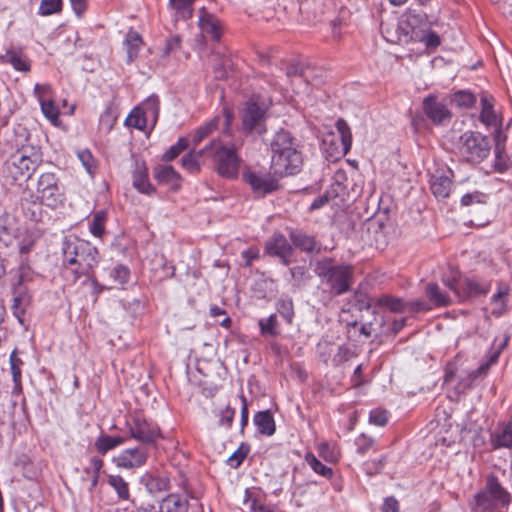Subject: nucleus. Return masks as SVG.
I'll return each instance as SVG.
<instances>
[{"label": "nucleus", "instance_id": "obj_1", "mask_svg": "<svg viewBox=\"0 0 512 512\" xmlns=\"http://www.w3.org/2000/svg\"><path fill=\"white\" fill-rule=\"evenodd\" d=\"M62 253L64 265L70 267L75 280L83 275H90L98 261V250L77 237L65 238Z\"/></svg>", "mask_w": 512, "mask_h": 512}, {"label": "nucleus", "instance_id": "obj_2", "mask_svg": "<svg viewBox=\"0 0 512 512\" xmlns=\"http://www.w3.org/2000/svg\"><path fill=\"white\" fill-rule=\"evenodd\" d=\"M315 274L322 283L329 287L332 295L339 296L350 290L353 268L350 265H336L331 258H324L315 263Z\"/></svg>", "mask_w": 512, "mask_h": 512}, {"label": "nucleus", "instance_id": "obj_3", "mask_svg": "<svg viewBox=\"0 0 512 512\" xmlns=\"http://www.w3.org/2000/svg\"><path fill=\"white\" fill-rule=\"evenodd\" d=\"M208 154L214 162L217 173L226 179L238 176L241 159L234 145H225L219 139H214L208 146L200 150L198 156Z\"/></svg>", "mask_w": 512, "mask_h": 512}, {"label": "nucleus", "instance_id": "obj_4", "mask_svg": "<svg viewBox=\"0 0 512 512\" xmlns=\"http://www.w3.org/2000/svg\"><path fill=\"white\" fill-rule=\"evenodd\" d=\"M457 149L464 160L470 163H481L491 151L490 140L477 131H466L458 142Z\"/></svg>", "mask_w": 512, "mask_h": 512}, {"label": "nucleus", "instance_id": "obj_5", "mask_svg": "<svg viewBox=\"0 0 512 512\" xmlns=\"http://www.w3.org/2000/svg\"><path fill=\"white\" fill-rule=\"evenodd\" d=\"M510 503V493L501 485L494 475H488L484 489L476 495V506L481 510H488L499 505L507 506Z\"/></svg>", "mask_w": 512, "mask_h": 512}, {"label": "nucleus", "instance_id": "obj_6", "mask_svg": "<svg viewBox=\"0 0 512 512\" xmlns=\"http://www.w3.org/2000/svg\"><path fill=\"white\" fill-rule=\"evenodd\" d=\"M40 162V156L34 152L31 155L26 150L17 151L6 162L9 175L14 181L27 180L31 177Z\"/></svg>", "mask_w": 512, "mask_h": 512}, {"label": "nucleus", "instance_id": "obj_7", "mask_svg": "<svg viewBox=\"0 0 512 512\" xmlns=\"http://www.w3.org/2000/svg\"><path fill=\"white\" fill-rule=\"evenodd\" d=\"M429 26V22L424 13L408 10L398 24L397 42H414V36L418 31H423Z\"/></svg>", "mask_w": 512, "mask_h": 512}, {"label": "nucleus", "instance_id": "obj_8", "mask_svg": "<svg viewBox=\"0 0 512 512\" xmlns=\"http://www.w3.org/2000/svg\"><path fill=\"white\" fill-rule=\"evenodd\" d=\"M357 306L360 311L365 310L371 314L376 313V308H386L392 313H403L406 311V303L399 297L391 295H382L377 298L370 299L367 296H361L357 300Z\"/></svg>", "mask_w": 512, "mask_h": 512}, {"label": "nucleus", "instance_id": "obj_9", "mask_svg": "<svg viewBox=\"0 0 512 512\" xmlns=\"http://www.w3.org/2000/svg\"><path fill=\"white\" fill-rule=\"evenodd\" d=\"M126 428L131 438L141 442L144 446L155 443L160 432L156 425L146 419L135 416L126 422Z\"/></svg>", "mask_w": 512, "mask_h": 512}, {"label": "nucleus", "instance_id": "obj_10", "mask_svg": "<svg viewBox=\"0 0 512 512\" xmlns=\"http://www.w3.org/2000/svg\"><path fill=\"white\" fill-rule=\"evenodd\" d=\"M266 109L256 102H248L242 111V127L247 133H266Z\"/></svg>", "mask_w": 512, "mask_h": 512}, {"label": "nucleus", "instance_id": "obj_11", "mask_svg": "<svg viewBox=\"0 0 512 512\" xmlns=\"http://www.w3.org/2000/svg\"><path fill=\"white\" fill-rule=\"evenodd\" d=\"M276 176L277 175L273 173L247 170L242 174V179L251 187L255 194L264 196L279 188L278 178Z\"/></svg>", "mask_w": 512, "mask_h": 512}, {"label": "nucleus", "instance_id": "obj_12", "mask_svg": "<svg viewBox=\"0 0 512 512\" xmlns=\"http://www.w3.org/2000/svg\"><path fill=\"white\" fill-rule=\"evenodd\" d=\"M450 290L458 301H465L472 297L486 295L490 291V283L477 282L471 279H453L450 280Z\"/></svg>", "mask_w": 512, "mask_h": 512}, {"label": "nucleus", "instance_id": "obj_13", "mask_svg": "<svg viewBox=\"0 0 512 512\" xmlns=\"http://www.w3.org/2000/svg\"><path fill=\"white\" fill-rule=\"evenodd\" d=\"M37 191L41 201L49 206L56 207L62 201V192L58 185V178L53 173H43L39 177Z\"/></svg>", "mask_w": 512, "mask_h": 512}, {"label": "nucleus", "instance_id": "obj_14", "mask_svg": "<svg viewBox=\"0 0 512 512\" xmlns=\"http://www.w3.org/2000/svg\"><path fill=\"white\" fill-rule=\"evenodd\" d=\"M302 164L301 153H284V155H272L271 157V171L278 177L297 174Z\"/></svg>", "mask_w": 512, "mask_h": 512}, {"label": "nucleus", "instance_id": "obj_15", "mask_svg": "<svg viewBox=\"0 0 512 512\" xmlns=\"http://www.w3.org/2000/svg\"><path fill=\"white\" fill-rule=\"evenodd\" d=\"M148 459L147 446L141 445L121 451L113 458V463L123 469H136L145 465Z\"/></svg>", "mask_w": 512, "mask_h": 512}, {"label": "nucleus", "instance_id": "obj_16", "mask_svg": "<svg viewBox=\"0 0 512 512\" xmlns=\"http://www.w3.org/2000/svg\"><path fill=\"white\" fill-rule=\"evenodd\" d=\"M269 146L272 155H284V153L292 154V152L301 153L298 141L285 129H280L274 134Z\"/></svg>", "mask_w": 512, "mask_h": 512}, {"label": "nucleus", "instance_id": "obj_17", "mask_svg": "<svg viewBox=\"0 0 512 512\" xmlns=\"http://www.w3.org/2000/svg\"><path fill=\"white\" fill-rule=\"evenodd\" d=\"M423 110L426 116L436 125L442 124L448 116L447 103L444 98L429 95L423 100Z\"/></svg>", "mask_w": 512, "mask_h": 512}, {"label": "nucleus", "instance_id": "obj_18", "mask_svg": "<svg viewBox=\"0 0 512 512\" xmlns=\"http://www.w3.org/2000/svg\"><path fill=\"white\" fill-rule=\"evenodd\" d=\"M266 251L270 255L278 256L283 264L288 265L293 248L282 234H274L266 243Z\"/></svg>", "mask_w": 512, "mask_h": 512}, {"label": "nucleus", "instance_id": "obj_19", "mask_svg": "<svg viewBox=\"0 0 512 512\" xmlns=\"http://www.w3.org/2000/svg\"><path fill=\"white\" fill-rule=\"evenodd\" d=\"M480 105V122L487 128L502 127V119L494 109V98L489 95H483L480 99Z\"/></svg>", "mask_w": 512, "mask_h": 512}, {"label": "nucleus", "instance_id": "obj_20", "mask_svg": "<svg viewBox=\"0 0 512 512\" xmlns=\"http://www.w3.org/2000/svg\"><path fill=\"white\" fill-rule=\"evenodd\" d=\"M140 483L152 495L167 491L170 485L169 478L165 474L155 472H145L140 478Z\"/></svg>", "mask_w": 512, "mask_h": 512}, {"label": "nucleus", "instance_id": "obj_21", "mask_svg": "<svg viewBox=\"0 0 512 512\" xmlns=\"http://www.w3.org/2000/svg\"><path fill=\"white\" fill-rule=\"evenodd\" d=\"M199 27L205 37L213 41H219L222 35V26L220 20L208 12L203 11L199 18Z\"/></svg>", "mask_w": 512, "mask_h": 512}, {"label": "nucleus", "instance_id": "obj_22", "mask_svg": "<svg viewBox=\"0 0 512 512\" xmlns=\"http://www.w3.org/2000/svg\"><path fill=\"white\" fill-rule=\"evenodd\" d=\"M253 422L262 435L272 436L276 431L275 421L269 410L257 412L254 415Z\"/></svg>", "mask_w": 512, "mask_h": 512}, {"label": "nucleus", "instance_id": "obj_23", "mask_svg": "<svg viewBox=\"0 0 512 512\" xmlns=\"http://www.w3.org/2000/svg\"><path fill=\"white\" fill-rule=\"evenodd\" d=\"M161 512H187L188 500L177 494H170L164 498L159 506Z\"/></svg>", "mask_w": 512, "mask_h": 512}, {"label": "nucleus", "instance_id": "obj_24", "mask_svg": "<svg viewBox=\"0 0 512 512\" xmlns=\"http://www.w3.org/2000/svg\"><path fill=\"white\" fill-rule=\"evenodd\" d=\"M2 63H8L17 71L28 72L31 69L29 61L22 56L20 51L8 50L4 55L0 56Z\"/></svg>", "mask_w": 512, "mask_h": 512}, {"label": "nucleus", "instance_id": "obj_25", "mask_svg": "<svg viewBox=\"0 0 512 512\" xmlns=\"http://www.w3.org/2000/svg\"><path fill=\"white\" fill-rule=\"evenodd\" d=\"M133 186L143 194L151 195L155 192L148 180L147 170L144 166H137L133 172Z\"/></svg>", "mask_w": 512, "mask_h": 512}, {"label": "nucleus", "instance_id": "obj_26", "mask_svg": "<svg viewBox=\"0 0 512 512\" xmlns=\"http://www.w3.org/2000/svg\"><path fill=\"white\" fill-rule=\"evenodd\" d=\"M148 121L155 125L159 115V98L156 95H151L145 99L139 106H137Z\"/></svg>", "mask_w": 512, "mask_h": 512}, {"label": "nucleus", "instance_id": "obj_27", "mask_svg": "<svg viewBox=\"0 0 512 512\" xmlns=\"http://www.w3.org/2000/svg\"><path fill=\"white\" fill-rule=\"evenodd\" d=\"M125 438L121 436H110L106 434L100 435L95 443V449L102 455H105L110 450L124 444Z\"/></svg>", "mask_w": 512, "mask_h": 512}, {"label": "nucleus", "instance_id": "obj_28", "mask_svg": "<svg viewBox=\"0 0 512 512\" xmlns=\"http://www.w3.org/2000/svg\"><path fill=\"white\" fill-rule=\"evenodd\" d=\"M476 103V96L470 90H457L450 95V104L459 109L472 108Z\"/></svg>", "mask_w": 512, "mask_h": 512}, {"label": "nucleus", "instance_id": "obj_29", "mask_svg": "<svg viewBox=\"0 0 512 512\" xmlns=\"http://www.w3.org/2000/svg\"><path fill=\"white\" fill-rule=\"evenodd\" d=\"M509 338L506 337L497 348H493L489 354H488V360L484 363H482L474 372L473 376L478 377L481 375H485L487 371L489 370L490 366L497 362L499 355L502 351V349L506 346Z\"/></svg>", "mask_w": 512, "mask_h": 512}, {"label": "nucleus", "instance_id": "obj_30", "mask_svg": "<svg viewBox=\"0 0 512 512\" xmlns=\"http://www.w3.org/2000/svg\"><path fill=\"white\" fill-rule=\"evenodd\" d=\"M258 324L262 336L276 337L280 334V327L276 314H271L267 318H261Z\"/></svg>", "mask_w": 512, "mask_h": 512}, {"label": "nucleus", "instance_id": "obj_31", "mask_svg": "<svg viewBox=\"0 0 512 512\" xmlns=\"http://www.w3.org/2000/svg\"><path fill=\"white\" fill-rule=\"evenodd\" d=\"M509 289L507 286H500L498 291L492 296L491 303L493 305L492 314L494 316H501L506 311V296Z\"/></svg>", "mask_w": 512, "mask_h": 512}, {"label": "nucleus", "instance_id": "obj_32", "mask_svg": "<svg viewBox=\"0 0 512 512\" xmlns=\"http://www.w3.org/2000/svg\"><path fill=\"white\" fill-rule=\"evenodd\" d=\"M290 239L296 247H299L300 249L307 252L313 251L316 247L314 237L307 235L301 231H292L290 233Z\"/></svg>", "mask_w": 512, "mask_h": 512}, {"label": "nucleus", "instance_id": "obj_33", "mask_svg": "<svg viewBox=\"0 0 512 512\" xmlns=\"http://www.w3.org/2000/svg\"><path fill=\"white\" fill-rule=\"evenodd\" d=\"M103 467V460L97 456H94L90 459L89 465L85 468V473L87 478L90 480V490H93L99 480V474Z\"/></svg>", "mask_w": 512, "mask_h": 512}, {"label": "nucleus", "instance_id": "obj_34", "mask_svg": "<svg viewBox=\"0 0 512 512\" xmlns=\"http://www.w3.org/2000/svg\"><path fill=\"white\" fill-rule=\"evenodd\" d=\"M431 191L438 200L448 198V178L444 175H433L431 179Z\"/></svg>", "mask_w": 512, "mask_h": 512}, {"label": "nucleus", "instance_id": "obj_35", "mask_svg": "<svg viewBox=\"0 0 512 512\" xmlns=\"http://www.w3.org/2000/svg\"><path fill=\"white\" fill-rule=\"evenodd\" d=\"M219 121H220V117L215 116L214 118H212L211 120H209L208 122H206L205 124L200 126L195 131V133L193 135V139H192L193 143L194 144L200 143L202 140H204L206 137H208L211 133L216 131L219 126Z\"/></svg>", "mask_w": 512, "mask_h": 512}, {"label": "nucleus", "instance_id": "obj_36", "mask_svg": "<svg viewBox=\"0 0 512 512\" xmlns=\"http://www.w3.org/2000/svg\"><path fill=\"white\" fill-rule=\"evenodd\" d=\"M277 312L287 321L292 323L294 317L293 301L288 295H282L276 302Z\"/></svg>", "mask_w": 512, "mask_h": 512}, {"label": "nucleus", "instance_id": "obj_37", "mask_svg": "<svg viewBox=\"0 0 512 512\" xmlns=\"http://www.w3.org/2000/svg\"><path fill=\"white\" fill-rule=\"evenodd\" d=\"M125 45L127 49L128 61L132 62L137 57L142 45L141 36L137 32H129L125 40Z\"/></svg>", "mask_w": 512, "mask_h": 512}, {"label": "nucleus", "instance_id": "obj_38", "mask_svg": "<svg viewBox=\"0 0 512 512\" xmlns=\"http://www.w3.org/2000/svg\"><path fill=\"white\" fill-rule=\"evenodd\" d=\"M336 129L340 134L342 151L345 155L350 151L352 145V133L350 127L344 119H338L336 121Z\"/></svg>", "mask_w": 512, "mask_h": 512}, {"label": "nucleus", "instance_id": "obj_39", "mask_svg": "<svg viewBox=\"0 0 512 512\" xmlns=\"http://www.w3.org/2000/svg\"><path fill=\"white\" fill-rule=\"evenodd\" d=\"M154 177L159 183H172L180 178L175 169L169 165L156 167Z\"/></svg>", "mask_w": 512, "mask_h": 512}, {"label": "nucleus", "instance_id": "obj_40", "mask_svg": "<svg viewBox=\"0 0 512 512\" xmlns=\"http://www.w3.org/2000/svg\"><path fill=\"white\" fill-rule=\"evenodd\" d=\"M414 42H422L429 49H434L440 44V37L435 32L431 31L429 26L423 30L418 31L414 36Z\"/></svg>", "mask_w": 512, "mask_h": 512}, {"label": "nucleus", "instance_id": "obj_41", "mask_svg": "<svg viewBox=\"0 0 512 512\" xmlns=\"http://www.w3.org/2000/svg\"><path fill=\"white\" fill-rule=\"evenodd\" d=\"M108 275L110 278L111 285H114V284L123 285L128 282L129 277H130V271H129L128 267L119 264V265H116L115 267H113L112 269H110L108 271Z\"/></svg>", "mask_w": 512, "mask_h": 512}, {"label": "nucleus", "instance_id": "obj_42", "mask_svg": "<svg viewBox=\"0 0 512 512\" xmlns=\"http://www.w3.org/2000/svg\"><path fill=\"white\" fill-rule=\"evenodd\" d=\"M306 463L313 469V471L327 479L333 476V471L330 467L321 463L315 455L307 453L305 456Z\"/></svg>", "mask_w": 512, "mask_h": 512}, {"label": "nucleus", "instance_id": "obj_43", "mask_svg": "<svg viewBox=\"0 0 512 512\" xmlns=\"http://www.w3.org/2000/svg\"><path fill=\"white\" fill-rule=\"evenodd\" d=\"M109 485L116 491L119 498L129 499V486L128 483L119 475H111L108 479Z\"/></svg>", "mask_w": 512, "mask_h": 512}, {"label": "nucleus", "instance_id": "obj_44", "mask_svg": "<svg viewBox=\"0 0 512 512\" xmlns=\"http://www.w3.org/2000/svg\"><path fill=\"white\" fill-rule=\"evenodd\" d=\"M107 213L104 210L97 211L90 224V232L95 237H102L105 232Z\"/></svg>", "mask_w": 512, "mask_h": 512}, {"label": "nucleus", "instance_id": "obj_45", "mask_svg": "<svg viewBox=\"0 0 512 512\" xmlns=\"http://www.w3.org/2000/svg\"><path fill=\"white\" fill-rule=\"evenodd\" d=\"M493 446L494 448H510L512 447V427L508 423L502 431L496 434L493 438Z\"/></svg>", "mask_w": 512, "mask_h": 512}, {"label": "nucleus", "instance_id": "obj_46", "mask_svg": "<svg viewBox=\"0 0 512 512\" xmlns=\"http://www.w3.org/2000/svg\"><path fill=\"white\" fill-rule=\"evenodd\" d=\"M148 123H150L148 119L137 107H135L126 118V125L138 130H144Z\"/></svg>", "mask_w": 512, "mask_h": 512}, {"label": "nucleus", "instance_id": "obj_47", "mask_svg": "<svg viewBox=\"0 0 512 512\" xmlns=\"http://www.w3.org/2000/svg\"><path fill=\"white\" fill-rule=\"evenodd\" d=\"M195 0H170V6L182 18H189L192 14V5Z\"/></svg>", "mask_w": 512, "mask_h": 512}, {"label": "nucleus", "instance_id": "obj_48", "mask_svg": "<svg viewBox=\"0 0 512 512\" xmlns=\"http://www.w3.org/2000/svg\"><path fill=\"white\" fill-rule=\"evenodd\" d=\"M44 116L54 125L58 122L59 108L52 99L40 103Z\"/></svg>", "mask_w": 512, "mask_h": 512}, {"label": "nucleus", "instance_id": "obj_49", "mask_svg": "<svg viewBox=\"0 0 512 512\" xmlns=\"http://www.w3.org/2000/svg\"><path fill=\"white\" fill-rule=\"evenodd\" d=\"M288 78L306 81L308 78V69L298 62L290 63L286 68Z\"/></svg>", "mask_w": 512, "mask_h": 512}, {"label": "nucleus", "instance_id": "obj_50", "mask_svg": "<svg viewBox=\"0 0 512 512\" xmlns=\"http://www.w3.org/2000/svg\"><path fill=\"white\" fill-rule=\"evenodd\" d=\"M61 9L62 0H41L39 14L48 16L60 12Z\"/></svg>", "mask_w": 512, "mask_h": 512}, {"label": "nucleus", "instance_id": "obj_51", "mask_svg": "<svg viewBox=\"0 0 512 512\" xmlns=\"http://www.w3.org/2000/svg\"><path fill=\"white\" fill-rule=\"evenodd\" d=\"M189 145L187 138H180L175 145H172L163 155V160L171 161L175 159Z\"/></svg>", "mask_w": 512, "mask_h": 512}, {"label": "nucleus", "instance_id": "obj_52", "mask_svg": "<svg viewBox=\"0 0 512 512\" xmlns=\"http://www.w3.org/2000/svg\"><path fill=\"white\" fill-rule=\"evenodd\" d=\"M319 455L328 462H337L339 458V451L328 443H320L318 445Z\"/></svg>", "mask_w": 512, "mask_h": 512}, {"label": "nucleus", "instance_id": "obj_53", "mask_svg": "<svg viewBox=\"0 0 512 512\" xmlns=\"http://www.w3.org/2000/svg\"><path fill=\"white\" fill-rule=\"evenodd\" d=\"M77 156L81 161L83 167L86 169V171L90 175H93V173L96 170V160L94 159L92 153L89 150L85 149L78 151Z\"/></svg>", "mask_w": 512, "mask_h": 512}, {"label": "nucleus", "instance_id": "obj_54", "mask_svg": "<svg viewBox=\"0 0 512 512\" xmlns=\"http://www.w3.org/2000/svg\"><path fill=\"white\" fill-rule=\"evenodd\" d=\"M426 293L430 301L436 306L446 305V298L439 291V287L435 283H429L426 287Z\"/></svg>", "mask_w": 512, "mask_h": 512}, {"label": "nucleus", "instance_id": "obj_55", "mask_svg": "<svg viewBox=\"0 0 512 512\" xmlns=\"http://www.w3.org/2000/svg\"><path fill=\"white\" fill-rule=\"evenodd\" d=\"M452 38L453 42H455V47H450V50L463 51L466 56H469L471 54V50L468 46H466L463 33L460 30L453 31Z\"/></svg>", "mask_w": 512, "mask_h": 512}, {"label": "nucleus", "instance_id": "obj_56", "mask_svg": "<svg viewBox=\"0 0 512 512\" xmlns=\"http://www.w3.org/2000/svg\"><path fill=\"white\" fill-rule=\"evenodd\" d=\"M248 447L241 445L229 458L228 463L231 467L237 468L243 462L248 454Z\"/></svg>", "mask_w": 512, "mask_h": 512}, {"label": "nucleus", "instance_id": "obj_57", "mask_svg": "<svg viewBox=\"0 0 512 512\" xmlns=\"http://www.w3.org/2000/svg\"><path fill=\"white\" fill-rule=\"evenodd\" d=\"M235 416V410L230 406L225 407L219 412V425L229 428L232 425Z\"/></svg>", "mask_w": 512, "mask_h": 512}, {"label": "nucleus", "instance_id": "obj_58", "mask_svg": "<svg viewBox=\"0 0 512 512\" xmlns=\"http://www.w3.org/2000/svg\"><path fill=\"white\" fill-rule=\"evenodd\" d=\"M357 452L364 455L373 445V439L366 436L365 434L360 435L355 440Z\"/></svg>", "mask_w": 512, "mask_h": 512}, {"label": "nucleus", "instance_id": "obj_59", "mask_svg": "<svg viewBox=\"0 0 512 512\" xmlns=\"http://www.w3.org/2000/svg\"><path fill=\"white\" fill-rule=\"evenodd\" d=\"M51 86L49 84H36L34 87V95L38 99L39 103L50 99Z\"/></svg>", "mask_w": 512, "mask_h": 512}, {"label": "nucleus", "instance_id": "obj_60", "mask_svg": "<svg viewBox=\"0 0 512 512\" xmlns=\"http://www.w3.org/2000/svg\"><path fill=\"white\" fill-rule=\"evenodd\" d=\"M495 162H494V168L499 173H504L508 170L509 167V161L506 157L502 155V151L500 148L495 149Z\"/></svg>", "mask_w": 512, "mask_h": 512}, {"label": "nucleus", "instance_id": "obj_61", "mask_svg": "<svg viewBox=\"0 0 512 512\" xmlns=\"http://www.w3.org/2000/svg\"><path fill=\"white\" fill-rule=\"evenodd\" d=\"M388 420L387 412L385 410L375 409L370 412V423L377 426L386 425Z\"/></svg>", "mask_w": 512, "mask_h": 512}, {"label": "nucleus", "instance_id": "obj_62", "mask_svg": "<svg viewBox=\"0 0 512 512\" xmlns=\"http://www.w3.org/2000/svg\"><path fill=\"white\" fill-rule=\"evenodd\" d=\"M290 274L295 286H300L306 279L307 271L303 266H295L290 269Z\"/></svg>", "mask_w": 512, "mask_h": 512}, {"label": "nucleus", "instance_id": "obj_63", "mask_svg": "<svg viewBox=\"0 0 512 512\" xmlns=\"http://www.w3.org/2000/svg\"><path fill=\"white\" fill-rule=\"evenodd\" d=\"M182 165L186 169L190 171H195L199 169L198 156L193 153H189L182 158Z\"/></svg>", "mask_w": 512, "mask_h": 512}, {"label": "nucleus", "instance_id": "obj_64", "mask_svg": "<svg viewBox=\"0 0 512 512\" xmlns=\"http://www.w3.org/2000/svg\"><path fill=\"white\" fill-rule=\"evenodd\" d=\"M14 232L7 226H0V242L8 247L13 243Z\"/></svg>", "mask_w": 512, "mask_h": 512}]
</instances>
